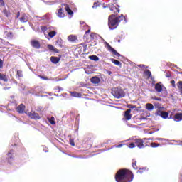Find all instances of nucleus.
<instances>
[{"mask_svg":"<svg viewBox=\"0 0 182 182\" xmlns=\"http://www.w3.org/2000/svg\"><path fill=\"white\" fill-rule=\"evenodd\" d=\"M133 178V173L127 169H120L115 175L117 182H131Z\"/></svg>","mask_w":182,"mask_h":182,"instance_id":"1","label":"nucleus"},{"mask_svg":"<svg viewBox=\"0 0 182 182\" xmlns=\"http://www.w3.org/2000/svg\"><path fill=\"white\" fill-rule=\"evenodd\" d=\"M122 21H124V23H127V20L126 19V17L121 14L119 16L116 17V15L112 14L108 18V26L109 28L113 31V29H116L117 26H119V23L122 22Z\"/></svg>","mask_w":182,"mask_h":182,"instance_id":"2","label":"nucleus"},{"mask_svg":"<svg viewBox=\"0 0 182 182\" xmlns=\"http://www.w3.org/2000/svg\"><path fill=\"white\" fill-rule=\"evenodd\" d=\"M68 14V15H73V11L70 9V6L67 4H62V8H60L56 13L58 18H65V10Z\"/></svg>","mask_w":182,"mask_h":182,"instance_id":"3","label":"nucleus"},{"mask_svg":"<svg viewBox=\"0 0 182 182\" xmlns=\"http://www.w3.org/2000/svg\"><path fill=\"white\" fill-rule=\"evenodd\" d=\"M112 94L116 99H122V97H124L126 94L124 91L119 87H115L112 90Z\"/></svg>","mask_w":182,"mask_h":182,"instance_id":"4","label":"nucleus"},{"mask_svg":"<svg viewBox=\"0 0 182 182\" xmlns=\"http://www.w3.org/2000/svg\"><path fill=\"white\" fill-rule=\"evenodd\" d=\"M119 5L112 3H109L108 5L103 6V8H109L110 11H112V12H114V14H119V12H120V9H119Z\"/></svg>","mask_w":182,"mask_h":182,"instance_id":"5","label":"nucleus"},{"mask_svg":"<svg viewBox=\"0 0 182 182\" xmlns=\"http://www.w3.org/2000/svg\"><path fill=\"white\" fill-rule=\"evenodd\" d=\"M105 48H107L109 52H112L115 57L120 58V56H122V55H120V53H119L116 50H114V48L110 46V44H109L108 43H105Z\"/></svg>","mask_w":182,"mask_h":182,"instance_id":"6","label":"nucleus"},{"mask_svg":"<svg viewBox=\"0 0 182 182\" xmlns=\"http://www.w3.org/2000/svg\"><path fill=\"white\" fill-rule=\"evenodd\" d=\"M15 151L10 150L7 154V161L9 164H12V161L15 159Z\"/></svg>","mask_w":182,"mask_h":182,"instance_id":"7","label":"nucleus"},{"mask_svg":"<svg viewBox=\"0 0 182 182\" xmlns=\"http://www.w3.org/2000/svg\"><path fill=\"white\" fill-rule=\"evenodd\" d=\"M144 140H146V139H135L134 141L138 149H144Z\"/></svg>","mask_w":182,"mask_h":182,"instance_id":"8","label":"nucleus"},{"mask_svg":"<svg viewBox=\"0 0 182 182\" xmlns=\"http://www.w3.org/2000/svg\"><path fill=\"white\" fill-rule=\"evenodd\" d=\"M30 45L34 49H41V43L38 40H35V39L31 40Z\"/></svg>","mask_w":182,"mask_h":182,"instance_id":"9","label":"nucleus"},{"mask_svg":"<svg viewBox=\"0 0 182 182\" xmlns=\"http://www.w3.org/2000/svg\"><path fill=\"white\" fill-rule=\"evenodd\" d=\"M156 116H160L161 117H162V119H168V113L166 112H163L161 110H158L156 113H155Z\"/></svg>","mask_w":182,"mask_h":182,"instance_id":"10","label":"nucleus"},{"mask_svg":"<svg viewBox=\"0 0 182 182\" xmlns=\"http://www.w3.org/2000/svg\"><path fill=\"white\" fill-rule=\"evenodd\" d=\"M29 117L31 119H33L34 120H39L41 119V116H39L38 113L35 112L34 111H31L28 114Z\"/></svg>","mask_w":182,"mask_h":182,"instance_id":"11","label":"nucleus"},{"mask_svg":"<svg viewBox=\"0 0 182 182\" xmlns=\"http://www.w3.org/2000/svg\"><path fill=\"white\" fill-rule=\"evenodd\" d=\"M132 109H127L124 114V120H130L132 119Z\"/></svg>","mask_w":182,"mask_h":182,"instance_id":"12","label":"nucleus"},{"mask_svg":"<svg viewBox=\"0 0 182 182\" xmlns=\"http://www.w3.org/2000/svg\"><path fill=\"white\" fill-rule=\"evenodd\" d=\"M166 90V87H164L163 85H161L160 83H156L155 85V90L158 92V93H161V92H163V90Z\"/></svg>","mask_w":182,"mask_h":182,"instance_id":"13","label":"nucleus"},{"mask_svg":"<svg viewBox=\"0 0 182 182\" xmlns=\"http://www.w3.org/2000/svg\"><path fill=\"white\" fill-rule=\"evenodd\" d=\"M29 21V14H23L20 18V22L25 23Z\"/></svg>","mask_w":182,"mask_h":182,"instance_id":"14","label":"nucleus"},{"mask_svg":"<svg viewBox=\"0 0 182 182\" xmlns=\"http://www.w3.org/2000/svg\"><path fill=\"white\" fill-rule=\"evenodd\" d=\"M49 29H50V30H48V36H49V38H53V37L55 36V35H56L57 33H56V31L54 30L55 28H53V27H50Z\"/></svg>","mask_w":182,"mask_h":182,"instance_id":"15","label":"nucleus"},{"mask_svg":"<svg viewBox=\"0 0 182 182\" xmlns=\"http://www.w3.org/2000/svg\"><path fill=\"white\" fill-rule=\"evenodd\" d=\"M145 109H146L148 112H153V110H154V105L151 103H147L145 105Z\"/></svg>","mask_w":182,"mask_h":182,"instance_id":"16","label":"nucleus"},{"mask_svg":"<svg viewBox=\"0 0 182 182\" xmlns=\"http://www.w3.org/2000/svg\"><path fill=\"white\" fill-rule=\"evenodd\" d=\"M17 112L18 113H24L25 112V105L23 104H21L18 107H17Z\"/></svg>","mask_w":182,"mask_h":182,"instance_id":"17","label":"nucleus"},{"mask_svg":"<svg viewBox=\"0 0 182 182\" xmlns=\"http://www.w3.org/2000/svg\"><path fill=\"white\" fill-rule=\"evenodd\" d=\"M175 122H181L182 120V113H177L173 118Z\"/></svg>","mask_w":182,"mask_h":182,"instance_id":"18","label":"nucleus"},{"mask_svg":"<svg viewBox=\"0 0 182 182\" xmlns=\"http://www.w3.org/2000/svg\"><path fill=\"white\" fill-rule=\"evenodd\" d=\"M48 48L49 50H51L52 52H55V53H59V50H58L56 48H55L53 46L48 44Z\"/></svg>","mask_w":182,"mask_h":182,"instance_id":"19","label":"nucleus"},{"mask_svg":"<svg viewBox=\"0 0 182 182\" xmlns=\"http://www.w3.org/2000/svg\"><path fill=\"white\" fill-rule=\"evenodd\" d=\"M91 82L92 83H94V85H97V83H99L100 82V78L97 77H93L91 78Z\"/></svg>","mask_w":182,"mask_h":182,"instance_id":"20","label":"nucleus"},{"mask_svg":"<svg viewBox=\"0 0 182 182\" xmlns=\"http://www.w3.org/2000/svg\"><path fill=\"white\" fill-rule=\"evenodd\" d=\"M59 60H60V58H59L58 57H51L50 58V61L52 62V63H54V64L59 63Z\"/></svg>","mask_w":182,"mask_h":182,"instance_id":"21","label":"nucleus"},{"mask_svg":"<svg viewBox=\"0 0 182 182\" xmlns=\"http://www.w3.org/2000/svg\"><path fill=\"white\" fill-rule=\"evenodd\" d=\"M110 60L112 62V63H114V65H116L117 66H122V63H120V61L114 58H111Z\"/></svg>","mask_w":182,"mask_h":182,"instance_id":"22","label":"nucleus"},{"mask_svg":"<svg viewBox=\"0 0 182 182\" xmlns=\"http://www.w3.org/2000/svg\"><path fill=\"white\" fill-rule=\"evenodd\" d=\"M68 39L70 42H75L76 41V36L74 35H70L68 37Z\"/></svg>","mask_w":182,"mask_h":182,"instance_id":"23","label":"nucleus"},{"mask_svg":"<svg viewBox=\"0 0 182 182\" xmlns=\"http://www.w3.org/2000/svg\"><path fill=\"white\" fill-rule=\"evenodd\" d=\"M70 93H71V96H73V97H80L82 96V94H80L79 92H70Z\"/></svg>","mask_w":182,"mask_h":182,"instance_id":"24","label":"nucleus"},{"mask_svg":"<svg viewBox=\"0 0 182 182\" xmlns=\"http://www.w3.org/2000/svg\"><path fill=\"white\" fill-rule=\"evenodd\" d=\"M48 120L49 123H50V124H53V125L56 124V122L55 121L54 117H51L50 118L48 117Z\"/></svg>","mask_w":182,"mask_h":182,"instance_id":"25","label":"nucleus"},{"mask_svg":"<svg viewBox=\"0 0 182 182\" xmlns=\"http://www.w3.org/2000/svg\"><path fill=\"white\" fill-rule=\"evenodd\" d=\"M0 80H4V82H8V77L6 75L0 73Z\"/></svg>","mask_w":182,"mask_h":182,"instance_id":"26","label":"nucleus"},{"mask_svg":"<svg viewBox=\"0 0 182 182\" xmlns=\"http://www.w3.org/2000/svg\"><path fill=\"white\" fill-rule=\"evenodd\" d=\"M89 59H90V60H94L95 62H97V60H99V57H97V55H91V56H89Z\"/></svg>","mask_w":182,"mask_h":182,"instance_id":"27","label":"nucleus"},{"mask_svg":"<svg viewBox=\"0 0 182 182\" xmlns=\"http://www.w3.org/2000/svg\"><path fill=\"white\" fill-rule=\"evenodd\" d=\"M177 87H178V90H180L181 95H182V81H179L177 83Z\"/></svg>","mask_w":182,"mask_h":182,"instance_id":"28","label":"nucleus"},{"mask_svg":"<svg viewBox=\"0 0 182 182\" xmlns=\"http://www.w3.org/2000/svg\"><path fill=\"white\" fill-rule=\"evenodd\" d=\"M50 27H48L46 26H43L41 27V31L43 32H46V31H48V32H49V30H50Z\"/></svg>","mask_w":182,"mask_h":182,"instance_id":"29","label":"nucleus"},{"mask_svg":"<svg viewBox=\"0 0 182 182\" xmlns=\"http://www.w3.org/2000/svg\"><path fill=\"white\" fill-rule=\"evenodd\" d=\"M145 75L148 76V77H151V72H150V70L145 71Z\"/></svg>","mask_w":182,"mask_h":182,"instance_id":"30","label":"nucleus"},{"mask_svg":"<svg viewBox=\"0 0 182 182\" xmlns=\"http://www.w3.org/2000/svg\"><path fill=\"white\" fill-rule=\"evenodd\" d=\"M136 163H137V162H136V161H134L132 162V167H133V168H134V170L137 169Z\"/></svg>","mask_w":182,"mask_h":182,"instance_id":"31","label":"nucleus"},{"mask_svg":"<svg viewBox=\"0 0 182 182\" xmlns=\"http://www.w3.org/2000/svg\"><path fill=\"white\" fill-rule=\"evenodd\" d=\"M81 26H83L84 29H86V28H89V26L86 25L85 22H80Z\"/></svg>","mask_w":182,"mask_h":182,"instance_id":"32","label":"nucleus"},{"mask_svg":"<svg viewBox=\"0 0 182 182\" xmlns=\"http://www.w3.org/2000/svg\"><path fill=\"white\" fill-rule=\"evenodd\" d=\"M160 146V144H156V143H155V142H153V143H151V147H159Z\"/></svg>","mask_w":182,"mask_h":182,"instance_id":"33","label":"nucleus"},{"mask_svg":"<svg viewBox=\"0 0 182 182\" xmlns=\"http://www.w3.org/2000/svg\"><path fill=\"white\" fill-rule=\"evenodd\" d=\"M17 75L18 76V77H22L23 76L22 72L20 70H17Z\"/></svg>","mask_w":182,"mask_h":182,"instance_id":"34","label":"nucleus"},{"mask_svg":"<svg viewBox=\"0 0 182 182\" xmlns=\"http://www.w3.org/2000/svg\"><path fill=\"white\" fill-rule=\"evenodd\" d=\"M6 36H7V38H13L14 34L11 32H9V33H6Z\"/></svg>","mask_w":182,"mask_h":182,"instance_id":"35","label":"nucleus"},{"mask_svg":"<svg viewBox=\"0 0 182 182\" xmlns=\"http://www.w3.org/2000/svg\"><path fill=\"white\" fill-rule=\"evenodd\" d=\"M4 15L6 16V18H8L9 16V12H8V11H6V9L4 10Z\"/></svg>","mask_w":182,"mask_h":182,"instance_id":"36","label":"nucleus"},{"mask_svg":"<svg viewBox=\"0 0 182 182\" xmlns=\"http://www.w3.org/2000/svg\"><path fill=\"white\" fill-rule=\"evenodd\" d=\"M173 141H176L177 144L176 145L177 146H182V141H176V140H173Z\"/></svg>","mask_w":182,"mask_h":182,"instance_id":"37","label":"nucleus"},{"mask_svg":"<svg viewBox=\"0 0 182 182\" xmlns=\"http://www.w3.org/2000/svg\"><path fill=\"white\" fill-rule=\"evenodd\" d=\"M70 144L73 146H75V141H73L72 139H70Z\"/></svg>","mask_w":182,"mask_h":182,"instance_id":"38","label":"nucleus"},{"mask_svg":"<svg viewBox=\"0 0 182 182\" xmlns=\"http://www.w3.org/2000/svg\"><path fill=\"white\" fill-rule=\"evenodd\" d=\"M123 146H124V144H119V145L114 146V147H116L117 149H120V147H123Z\"/></svg>","mask_w":182,"mask_h":182,"instance_id":"39","label":"nucleus"},{"mask_svg":"<svg viewBox=\"0 0 182 182\" xmlns=\"http://www.w3.org/2000/svg\"><path fill=\"white\" fill-rule=\"evenodd\" d=\"M134 147H136V145L134 144V143H131L129 144V149H134Z\"/></svg>","mask_w":182,"mask_h":182,"instance_id":"40","label":"nucleus"},{"mask_svg":"<svg viewBox=\"0 0 182 182\" xmlns=\"http://www.w3.org/2000/svg\"><path fill=\"white\" fill-rule=\"evenodd\" d=\"M171 83L172 85V87H176V81H174V80H171Z\"/></svg>","mask_w":182,"mask_h":182,"instance_id":"41","label":"nucleus"},{"mask_svg":"<svg viewBox=\"0 0 182 182\" xmlns=\"http://www.w3.org/2000/svg\"><path fill=\"white\" fill-rule=\"evenodd\" d=\"M95 36H96V33H92L90 34L91 39H95Z\"/></svg>","mask_w":182,"mask_h":182,"instance_id":"42","label":"nucleus"},{"mask_svg":"<svg viewBox=\"0 0 182 182\" xmlns=\"http://www.w3.org/2000/svg\"><path fill=\"white\" fill-rule=\"evenodd\" d=\"M98 5H99V3L95 2L93 6H92V8H97Z\"/></svg>","mask_w":182,"mask_h":182,"instance_id":"43","label":"nucleus"},{"mask_svg":"<svg viewBox=\"0 0 182 182\" xmlns=\"http://www.w3.org/2000/svg\"><path fill=\"white\" fill-rule=\"evenodd\" d=\"M4 66V61H2L1 59H0V69H2Z\"/></svg>","mask_w":182,"mask_h":182,"instance_id":"44","label":"nucleus"},{"mask_svg":"<svg viewBox=\"0 0 182 182\" xmlns=\"http://www.w3.org/2000/svg\"><path fill=\"white\" fill-rule=\"evenodd\" d=\"M0 5L1 6H5V2H4V0H0Z\"/></svg>","mask_w":182,"mask_h":182,"instance_id":"45","label":"nucleus"},{"mask_svg":"<svg viewBox=\"0 0 182 182\" xmlns=\"http://www.w3.org/2000/svg\"><path fill=\"white\" fill-rule=\"evenodd\" d=\"M19 16H21V12L18 11L16 16V19H18V18H19Z\"/></svg>","mask_w":182,"mask_h":182,"instance_id":"46","label":"nucleus"},{"mask_svg":"<svg viewBox=\"0 0 182 182\" xmlns=\"http://www.w3.org/2000/svg\"><path fill=\"white\" fill-rule=\"evenodd\" d=\"M128 107H129V109H136V106H134V105H129L128 106Z\"/></svg>","mask_w":182,"mask_h":182,"instance_id":"47","label":"nucleus"},{"mask_svg":"<svg viewBox=\"0 0 182 182\" xmlns=\"http://www.w3.org/2000/svg\"><path fill=\"white\" fill-rule=\"evenodd\" d=\"M154 100H158V101H161V98H160V97H155L154 98Z\"/></svg>","mask_w":182,"mask_h":182,"instance_id":"48","label":"nucleus"},{"mask_svg":"<svg viewBox=\"0 0 182 182\" xmlns=\"http://www.w3.org/2000/svg\"><path fill=\"white\" fill-rule=\"evenodd\" d=\"M168 140L166 139H164V140L161 141L164 144H166V142L168 141Z\"/></svg>","mask_w":182,"mask_h":182,"instance_id":"49","label":"nucleus"},{"mask_svg":"<svg viewBox=\"0 0 182 182\" xmlns=\"http://www.w3.org/2000/svg\"><path fill=\"white\" fill-rule=\"evenodd\" d=\"M41 78L43 79V80H48V77H42L41 76Z\"/></svg>","mask_w":182,"mask_h":182,"instance_id":"50","label":"nucleus"},{"mask_svg":"<svg viewBox=\"0 0 182 182\" xmlns=\"http://www.w3.org/2000/svg\"><path fill=\"white\" fill-rule=\"evenodd\" d=\"M42 107H39L38 109H37V112H41L42 111Z\"/></svg>","mask_w":182,"mask_h":182,"instance_id":"51","label":"nucleus"},{"mask_svg":"<svg viewBox=\"0 0 182 182\" xmlns=\"http://www.w3.org/2000/svg\"><path fill=\"white\" fill-rule=\"evenodd\" d=\"M156 140H159L160 141H161L162 140H165L164 138H157Z\"/></svg>","mask_w":182,"mask_h":182,"instance_id":"52","label":"nucleus"},{"mask_svg":"<svg viewBox=\"0 0 182 182\" xmlns=\"http://www.w3.org/2000/svg\"><path fill=\"white\" fill-rule=\"evenodd\" d=\"M138 66H139V68H144V65H143V64H140Z\"/></svg>","mask_w":182,"mask_h":182,"instance_id":"53","label":"nucleus"},{"mask_svg":"<svg viewBox=\"0 0 182 182\" xmlns=\"http://www.w3.org/2000/svg\"><path fill=\"white\" fill-rule=\"evenodd\" d=\"M155 107H159V106H160V104L157 103L154 105Z\"/></svg>","mask_w":182,"mask_h":182,"instance_id":"54","label":"nucleus"},{"mask_svg":"<svg viewBox=\"0 0 182 182\" xmlns=\"http://www.w3.org/2000/svg\"><path fill=\"white\" fill-rule=\"evenodd\" d=\"M43 151H45V153H48V148H45L44 149H43Z\"/></svg>","mask_w":182,"mask_h":182,"instance_id":"55","label":"nucleus"},{"mask_svg":"<svg viewBox=\"0 0 182 182\" xmlns=\"http://www.w3.org/2000/svg\"><path fill=\"white\" fill-rule=\"evenodd\" d=\"M140 120H146V117H141L140 118Z\"/></svg>","mask_w":182,"mask_h":182,"instance_id":"56","label":"nucleus"},{"mask_svg":"<svg viewBox=\"0 0 182 182\" xmlns=\"http://www.w3.org/2000/svg\"><path fill=\"white\" fill-rule=\"evenodd\" d=\"M89 32H90V29H88V30L85 32V33H89Z\"/></svg>","mask_w":182,"mask_h":182,"instance_id":"57","label":"nucleus"},{"mask_svg":"<svg viewBox=\"0 0 182 182\" xmlns=\"http://www.w3.org/2000/svg\"><path fill=\"white\" fill-rule=\"evenodd\" d=\"M58 89H59V92H60V90H63V88L62 87H58Z\"/></svg>","mask_w":182,"mask_h":182,"instance_id":"58","label":"nucleus"},{"mask_svg":"<svg viewBox=\"0 0 182 182\" xmlns=\"http://www.w3.org/2000/svg\"><path fill=\"white\" fill-rule=\"evenodd\" d=\"M107 73L108 75H112V71H108Z\"/></svg>","mask_w":182,"mask_h":182,"instance_id":"59","label":"nucleus"},{"mask_svg":"<svg viewBox=\"0 0 182 182\" xmlns=\"http://www.w3.org/2000/svg\"><path fill=\"white\" fill-rule=\"evenodd\" d=\"M0 41H1V43H4V40H3V39H1V38H0Z\"/></svg>","mask_w":182,"mask_h":182,"instance_id":"60","label":"nucleus"},{"mask_svg":"<svg viewBox=\"0 0 182 182\" xmlns=\"http://www.w3.org/2000/svg\"><path fill=\"white\" fill-rule=\"evenodd\" d=\"M59 42H60L59 40H57L55 43H59Z\"/></svg>","mask_w":182,"mask_h":182,"instance_id":"61","label":"nucleus"},{"mask_svg":"<svg viewBox=\"0 0 182 182\" xmlns=\"http://www.w3.org/2000/svg\"><path fill=\"white\" fill-rule=\"evenodd\" d=\"M138 173H143V171H138Z\"/></svg>","mask_w":182,"mask_h":182,"instance_id":"62","label":"nucleus"},{"mask_svg":"<svg viewBox=\"0 0 182 182\" xmlns=\"http://www.w3.org/2000/svg\"><path fill=\"white\" fill-rule=\"evenodd\" d=\"M21 29H23V27H21Z\"/></svg>","mask_w":182,"mask_h":182,"instance_id":"63","label":"nucleus"},{"mask_svg":"<svg viewBox=\"0 0 182 182\" xmlns=\"http://www.w3.org/2000/svg\"><path fill=\"white\" fill-rule=\"evenodd\" d=\"M170 77L169 75L166 76V77Z\"/></svg>","mask_w":182,"mask_h":182,"instance_id":"64","label":"nucleus"}]
</instances>
